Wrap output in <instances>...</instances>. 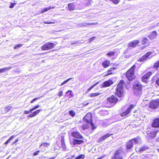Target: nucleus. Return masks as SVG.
Masks as SVG:
<instances>
[{
	"instance_id": "obj_1",
	"label": "nucleus",
	"mask_w": 159,
	"mask_h": 159,
	"mask_svg": "<svg viewBox=\"0 0 159 159\" xmlns=\"http://www.w3.org/2000/svg\"><path fill=\"white\" fill-rule=\"evenodd\" d=\"M125 84V81L123 80H121L117 85L116 89V92L115 95L119 97H121L123 93V85Z\"/></svg>"
},
{
	"instance_id": "obj_2",
	"label": "nucleus",
	"mask_w": 159,
	"mask_h": 159,
	"mask_svg": "<svg viewBox=\"0 0 159 159\" xmlns=\"http://www.w3.org/2000/svg\"><path fill=\"white\" fill-rule=\"evenodd\" d=\"M135 67V65H134L126 73V76L128 80L130 81L133 80L135 77L134 70Z\"/></svg>"
},
{
	"instance_id": "obj_3",
	"label": "nucleus",
	"mask_w": 159,
	"mask_h": 159,
	"mask_svg": "<svg viewBox=\"0 0 159 159\" xmlns=\"http://www.w3.org/2000/svg\"><path fill=\"white\" fill-rule=\"evenodd\" d=\"M134 92L136 95L139 94L142 89V86L139 83L137 82L134 83L133 85Z\"/></svg>"
},
{
	"instance_id": "obj_4",
	"label": "nucleus",
	"mask_w": 159,
	"mask_h": 159,
	"mask_svg": "<svg viewBox=\"0 0 159 159\" xmlns=\"http://www.w3.org/2000/svg\"><path fill=\"white\" fill-rule=\"evenodd\" d=\"M140 138L137 137L128 141L126 144V147L127 149H131L133 146L134 143L136 144L140 140Z\"/></svg>"
},
{
	"instance_id": "obj_5",
	"label": "nucleus",
	"mask_w": 159,
	"mask_h": 159,
	"mask_svg": "<svg viewBox=\"0 0 159 159\" xmlns=\"http://www.w3.org/2000/svg\"><path fill=\"white\" fill-rule=\"evenodd\" d=\"M84 121L87 123L88 124H90L91 126L92 127L93 129V126H94L92 122V118L91 113L90 112L88 113L86 116L84 118Z\"/></svg>"
},
{
	"instance_id": "obj_6",
	"label": "nucleus",
	"mask_w": 159,
	"mask_h": 159,
	"mask_svg": "<svg viewBox=\"0 0 159 159\" xmlns=\"http://www.w3.org/2000/svg\"><path fill=\"white\" fill-rule=\"evenodd\" d=\"M123 151L120 149L116 151L111 159H123Z\"/></svg>"
},
{
	"instance_id": "obj_7",
	"label": "nucleus",
	"mask_w": 159,
	"mask_h": 159,
	"mask_svg": "<svg viewBox=\"0 0 159 159\" xmlns=\"http://www.w3.org/2000/svg\"><path fill=\"white\" fill-rule=\"evenodd\" d=\"M54 47L55 45L53 43L47 42L42 47V49L43 50H47L53 48Z\"/></svg>"
},
{
	"instance_id": "obj_8",
	"label": "nucleus",
	"mask_w": 159,
	"mask_h": 159,
	"mask_svg": "<svg viewBox=\"0 0 159 159\" xmlns=\"http://www.w3.org/2000/svg\"><path fill=\"white\" fill-rule=\"evenodd\" d=\"M149 107L152 109L158 108L159 107V101L156 100L151 101L149 104Z\"/></svg>"
},
{
	"instance_id": "obj_9",
	"label": "nucleus",
	"mask_w": 159,
	"mask_h": 159,
	"mask_svg": "<svg viewBox=\"0 0 159 159\" xmlns=\"http://www.w3.org/2000/svg\"><path fill=\"white\" fill-rule=\"evenodd\" d=\"M152 52H148L144 56H143L141 58L139 59L138 60L140 62L145 61L148 59L149 58H150L152 56Z\"/></svg>"
},
{
	"instance_id": "obj_10",
	"label": "nucleus",
	"mask_w": 159,
	"mask_h": 159,
	"mask_svg": "<svg viewBox=\"0 0 159 159\" xmlns=\"http://www.w3.org/2000/svg\"><path fill=\"white\" fill-rule=\"evenodd\" d=\"M108 101L113 105H115L118 101V99L113 96L107 98Z\"/></svg>"
},
{
	"instance_id": "obj_11",
	"label": "nucleus",
	"mask_w": 159,
	"mask_h": 159,
	"mask_svg": "<svg viewBox=\"0 0 159 159\" xmlns=\"http://www.w3.org/2000/svg\"><path fill=\"white\" fill-rule=\"evenodd\" d=\"M71 136L77 139H82V136L77 131H74L71 133Z\"/></svg>"
},
{
	"instance_id": "obj_12",
	"label": "nucleus",
	"mask_w": 159,
	"mask_h": 159,
	"mask_svg": "<svg viewBox=\"0 0 159 159\" xmlns=\"http://www.w3.org/2000/svg\"><path fill=\"white\" fill-rule=\"evenodd\" d=\"M134 107V105H131L125 111L123 112L121 114V116H127V114L130 113L131 110L133 109Z\"/></svg>"
},
{
	"instance_id": "obj_13",
	"label": "nucleus",
	"mask_w": 159,
	"mask_h": 159,
	"mask_svg": "<svg viewBox=\"0 0 159 159\" xmlns=\"http://www.w3.org/2000/svg\"><path fill=\"white\" fill-rule=\"evenodd\" d=\"M157 36V32L156 31H154L148 35V37L151 40H152L156 38Z\"/></svg>"
},
{
	"instance_id": "obj_14",
	"label": "nucleus",
	"mask_w": 159,
	"mask_h": 159,
	"mask_svg": "<svg viewBox=\"0 0 159 159\" xmlns=\"http://www.w3.org/2000/svg\"><path fill=\"white\" fill-rule=\"evenodd\" d=\"M139 42V40H134L129 43L128 44L129 48H133L135 47L137 45Z\"/></svg>"
},
{
	"instance_id": "obj_15",
	"label": "nucleus",
	"mask_w": 159,
	"mask_h": 159,
	"mask_svg": "<svg viewBox=\"0 0 159 159\" xmlns=\"http://www.w3.org/2000/svg\"><path fill=\"white\" fill-rule=\"evenodd\" d=\"M152 126L153 127H159V118H157L154 120L152 124Z\"/></svg>"
},
{
	"instance_id": "obj_16",
	"label": "nucleus",
	"mask_w": 159,
	"mask_h": 159,
	"mask_svg": "<svg viewBox=\"0 0 159 159\" xmlns=\"http://www.w3.org/2000/svg\"><path fill=\"white\" fill-rule=\"evenodd\" d=\"M112 134H110L109 133H107V134L102 136L100 137L97 141L98 142L100 143L102 142V140L106 139L108 137L112 135Z\"/></svg>"
},
{
	"instance_id": "obj_17",
	"label": "nucleus",
	"mask_w": 159,
	"mask_h": 159,
	"mask_svg": "<svg viewBox=\"0 0 159 159\" xmlns=\"http://www.w3.org/2000/svg\"><path fill=\"white\" fill-rule=\"evenodd\" d=\"M42 109H39L37 110L34 111L32 113L30 114L28 116L30 117H33L34 116H36L37 115H38L40 111H42Z\"/></svg>"
},
{
	"instance_id": "obj_18",
	"label": "nucleus",
	"mask_w": 159,
	"mask_h": 159,
	"mask_svg": "<svg viewBox=\"0 0 159 159\" xmlns=\"http://www.w3.org/2000/svg\"><path fill=\"white\" fill-rule=\"evenodd\" d=\"M113 84V81L111 80L106 81L103 83V86L104 87H106L110 86Z\"/></svg>"
},
{
	"instance_id": "obj_19",
	"label": "nucleus",
	"mask_w": 159,
	"mask_h": 159,
	"mask_svg": "<svg viewBox=\"0 0 159 159\" xmlns=\"http://www.w3.org/2000/svg\"><path fill=\"white\" fill-rule=\"evenodd\" d=\"M84 142L83 140L74 139L73 140V144L74 146L76 144H80Z\"/></svg>"
},
{
	"instance_id": "obj_20",
	"label": "nucleus",
	"mask_w": 159,
	"mask_h": 159,
	"mask_svg": "<svg viewBox=\"0 0 159 159\" xmlns=\"http://www.w3.org/2000/svg\"><path fill=\"white\" fill-rule=\"evenodd\" d=\"M110 63V61H109L106 60L102 63V64L104 67L106 68L109 66Z\"/></svg>"
},
{
	"instance_id": "obj_21",
	"label": "nucleus",
	"mask_w": 159,
	"mask_h": 159,
	"mask_svg": "<svg viewBox=\"0 0 159 159\" xmlns=\"http://www.w3.org/2000/svg\"><path fill=\"white\" fill-rule=\"evenodd\" d=\"M75 7V6L73 3H70L68 5V8L70 11L74 10Z\"/></svg>"
},
{
	"instance_id": "obj_22",
	"label": "nucleus",
	"mask_w": 159,
	"mask_h": 159,
	"mask_svg": "<svg viewBox=\"0 0 159 159\" xmlns=\"http://www.w3.org/2000/svg\"><path fill=\"white\" fill-rule=\"evenodd\" d=\"M11 68V67H8L0 69V73H3L9 70Z\"/></svg>"
},
{
	"instance_id": "obj_23",
	"label": "nucleus",
	"mask_w": 159,
	"mask_h": 159,
	"mask_svg": "<svg viewBox=\"0 0 159 159\" xmlns=\"http://www.w3.org/2000/svg\"><path fill=\"white\" fill-rule=\"evenodd\" d=\"M55 7H48L45 8L43 9H42L41 11V13H43L45 12H46L49 10H51L52 9L54 8Z\"/></svg>"
},
{
	"instance_id": "obj_24",
	"label": "nucleus",
	"mask_w": 159,
	"mask_h": 159,
	"mask_svg": "<svg viewBox=\"0 0 159 159\" xmlns=\"http://www.w3.org/2000/svg\"><path fill=\"white\" fill-rule=\"evenodd\" d=\"M148 149V148L147 146H144L141 147L138 150V151H140V152H142Z\"/></svg>"
},
{
	"instance_id": "obj_25",
	"label": "nucleus",
	"mask_w": 159,
	"mask_h": 159,
	"mask_svg": "<svg viewBox=\"0 0 159 159\" xmlns=\"http://www.w3.org/2000/svg\"><path fill=\"white\" fill-rule=\"evenodd\" d=\"M142 44H146L147 45H148L149 42L146 38H143V39L141 42Z\"/></svg>"
},
{
	"instance_id": "obj_26",
	"label": "nucleus",
	"mask_w": 159,
	"mask_h": 159,
	"mask_svg": "<svg viewBox=\"0 0 159 159\" xmlns=\"http://www.w3.org/2000/svg\"><path fill=\"white\" fill-rule=\"evenodd\" d=\"M158 132V130H156L152 132V133L151 134V137L152 138H154L156 137V134Z\"/></svg>"
},
{
	"instance_id": "obj_27",
	"label": "nucleus",
	"mask_w": 159,
	"mask_h": 159,
	"mask_svg": "<svg viewBox=\"0 0 159 159\" xmlns=\"http://www.w3.org/2000/svg\"><path fill=\"white\" fill-rule=\"evenodd\" d=\"M61 143L62 147L63 148V149L65 150L66 149V146L65 144L64 139V138L61 137Z\"/></svg>"
},
{
	"instance_id": "obj_28",
	"label": "nucleus",
	"mask_w": 159,
	"mask_h": 159,
	"mask_svg": "<svg viewBox=\"0 0 159 159\" xmlns=\"http://www.w3.org/2000/svg\"><path fill=\"white\" fill-rule=\"evenodd\" d=\"M115 54V52H113L110 51L108 52L106 54V55L109 57H111L112 56H113Z\"/></svg>"
},
{
	"instance_id": "obj_29",
	"label": "nucleus",
	"mask_w": 159,
	"mask_h": 159,
	"mask_svg": "<svg viewBox=\"0 0 159 159\" xmlns=\"http://www.w3.org/2000/svg\"><path fill=\"white\" fill-rule=\"evenodd\" d=\"M85 157V156L83 154H81L79 156L76 157H75L76 159H83Z\"/></svg>"
},
{
	"instance_id": "obj_30",
	"label": "nucleus",
	"mask_w": 159,
	"mask_h": 159,
	"mask_svg": "<svg viewBox=\"0 0 159 159\" xmlns=\"http://www.w3.org/2000/svg\"><path fill=\"white\" fill-rule=\"evenodd\" d=\"M99 93H94L90 94V96L91 97H94L99 95L100 94Z\"/></svg>"
},
{
	"instance_id": "obj_31",
	"label": "nucleus",
	"mask_w": 159,
	"mask_h": 159,
	"mask_svg": "<svg viewBox=\"0 0 159 159\" xmlns=\"http://www.w3.org/2000/svg\"><path fill=\"white\" fill-rule=\"evenodd\" d=\"M11 107H10L9 106L6 107L5 108V112L7 113V112L9 111L10 110L11 108Z\"/></svg>"
},
{
	"instance_id": "obj_32",
	"label": "nucleus",
	"mask_w": 159,
	"mask_h": 159,
	"mask_svg": "<svg viewBox=\"0 0 159 159\" xmlns=\"http://www.w3.org/2000/svg\"><path fill=\"white\" fill-rule=\"evenodd\" d=\"M116 68L115 67H114L112 68H111L109 70L107 71V73L108 75H110L112 74L111 71L112 70H115L116 69Z\"/></svg>"
},
{
	"instance_id": "obj_33",
	"label": "nucleus",
	"mask_w": 159,
	"mask_h": 159,
	"mask_svg": "<svg viewBox=\"0 0 159 159\" xmlns=\"http://www.w3.org/2000/svg\"><path fill=\"white\" fill-rule=\"evenodd\" d=\"M40 107V106L39 105H38L36 106H35L33 108L30 110V111L32 112V111L37 109L39 107Z\"/></svg>"
},
{
	"instance_id": "obj_34",
	"label": "nucleus",
	"mask_w": 159,
	"mask_h": 159,
	"mask_svg": "<svg viewBox=\"0 0 159 159\" xmlns=\"http://www.w3.org/2000/svg\"><path fill=\"white\" fill-rule=\"evenodd\" d=\"M69 114L72 117H74L75 115V113L73 111H69Z\"/></svg>"
},
{
	"instance_id": "obj_35",
	"label": "nucleus",
	"mask_w": 159,
	"mask_h": 159,
	"mask_svg": "<svg viewBox=\"0 0 159 159\" xmlns=\"http://www.w3.org/2000/svg\"><path fill=\"white\" fill-rule=\"evenodd\" d=\"M14 137V136H12L7 140L5 143H4L5 144H8L10 141V140L12 139Z\"/></svg>"
},
{
	"instance_id": "obj_36",
	"label": "nucleus",
	"mask_w": 159,
	"mask_h": 159,
	"mask_svg": "<svg viewBox=\"0 0 159 159\" xmlns=\"http://www.w3.org/2000/svg\"><path fill=\"white\" fill-rule=\"evenodd\" d=\"M159 66V61H158L155 63L154 65V68H158Z\"/></svg>"
},
{
	"instance_id": "obj_37",
	"label": "nucleus",
	"mask_w": 159,
	"mask_h": 159,
	"mask_svg": "<svg viewBox=\"0 0 159 159\" xmlns=\"http://www.w3.org/2000/svg\"><path fill=\"white\" fill-rule=\"evenodd\" d=\"M110 1L113 2L114 3L116 4H117L120 2V0H110Z\"/></svg>"
},
{
	"instance_id": "obj_38",
	"label": "nucleus",
	"mask_w": 159,
	"mask_h": 159,
	"mask_svg": "<svg viewBox=\"0 0 159 159\" xmlns=\"http://www.w3.org/2000/svg\"><path fill=\"white\" fill-rule=\"evenodd\" d=\"M72 78H70L68 79L67 80L64 81L63 82H62L61 84V86H62L65 84H66V83H67L68 81H69Z\"/></svg>"
},
{
	"instance_id": "obj_39",
	"label": "nucleus",
	"mask_w": 159,
	"mask_h": 159,
	"mask_svg": "<svg viewBox=\"0 0 159 159\" xmlns=\"http://www.w3.org/2000/svg\"><path fill=\"white\" fill-rule=\"evenodd\" d=\"M80 43V41H75V42H71V45H73L74 44H78V43Z\"/></svg>"
},
{
	"instance_id": "obj_40",
	"label": "nucleus",
	"mask_w": 159,
	"mask_h": 159,
	"mask_svg": "<svg viewBox=\"0 0 159 159\" xmlns=\"http://www.w3.org/2000/svg\"><path fill=\"white\" fill-rule=\"evenodd\" d=\"M43 23H44L45 24H55L56 23L55 22L53 21V22H48V21H44Z\"/></svg>"
},
{
	"instance_id": "obj_41",
	"label": "nucleus",
	"mask_w": 159,
	"mask_h": 159,
	"mask_svg": "<svg viewBox=\"0 0 159 159\" xmlns=\"http://www.w3.org/2000/svg\"><path fill=\"white\" fill-rule=\"evenodd\" d=\"M63 93V91L62 90H61L58 93V96H59L60 97H61L62 95V93Z\"/></svg>"
},
{
	"instance_id": "obj_42",
	"label": "nucleus",
	"mask_w": 159,
	"mask_h": 159,
	"mask_svg": "<svg viewBox=\"0 0 159 159\" xmlns=\"http://www.w3.org/2000/svg\"><path fill=\"white\" fill-rule=\"evenodd\" d=\"M93 24H94L93 23L88 22V23H84V26H86L87 25H93Z\"/></svg>"
},
{
	"instance_id": "obj_43",
	"label": "nucleus",
	"mask_w": 159,
	"mask_h": 159,
	"mask_svg": "<svg viewBox=\"0 0 159 159\" xmlns=\"http://www.w3.org/2000/svg\"><path fill=\"white\" fill-rule=\"evenodd\" d=\"M22 45H23L22 44H18V45H16V46H15L14 47V49H16L17 48H19L21 47V46H22Z\"/></svg>"
},
{
	"instance_id": "obj_44",
	"label": "nucleus",
	"mask_w": 159,
	"mask_h": 159,
	"mask_svg": "<svg viewBox=\"0 0 159 159\" xmlns=\"http://www.w3.org/2000/svg\"><path fill=\"white\" fill-rule=\"evenodd\" d=\"M95 38H96V37H92V38H91L90 39H88V41H89V42H91L92 41L94 40L95 39Z\"/></svg>"
},
{
	"instance_id": "obj_45",
	"label": "nucleus",
	"mask_w": 159,
	"mask_h": 159,
	"mask_svg": "<svg viewBox=\"0 0 159 159\" xmlns=\"http://www.w3.org/2000/svg\"><path fill=\"white\" fill-rule=\"evenodd\" d=\"M16 4V3H11V4L9 6V7L11 8H12Z\"/></svg>"
},
{
	"instance_id": "obj_46",
	"label": "nucleus",
	"mask_w": 159,
	"mask_h": 159,
	"mask_svg": "<svg viewBox=\"0 0 159 159\" xmlns=\"http://www.w3.org/2000/svg\"><path fill=\"white\" fill-rule=\"evenodd\" d=\"M46 145H49V144L48 143H46V142H45V143H43V144H42L40 145V147H41V146H42L43 145V146H46Z\"/></svg>"
},
{
	"instance_id": "obj_47",
	"label": "nucleus",
	"mask_w": 159,
	"mask_h": 159,
	"mask_svg": "<svg viewBox=\"0 0 159 159\" xmlns=\"http://www.w3.org/2000/svg\"><path fill=\"white\" fill-rule=\"evenodd\" d=\"M98 82H97L95 84L92 85L91 87V88H92V89L96 85H97V84H98Z\"/></svg>"
},
{
	"instance_id": "obj_48",
	"label": "nucleus",
	"mask_w": 159,
	"mask_h": 159,
	"mask_svg": "<svg viewBox=\"0 0 159 159\" xmlns=\"http://www.w3.org/2000/svg\"><path fill=\"white\" fill-rule=\"evenodd\" d=\"M39 98H34L30 102L31 103H33L35 101L37 100Z\"/></svg>"
},
{
	"instance_id": "obj_49",
	"label": "nucleus",
	"mask_w": 159,
	"mask_h": 159,
	"mask_svg": "<svg viewBox=\"0 0 159 159\" xmlns=\"http://www.w3.org/2000/svg\"><path fill=\"white\" fill-rule=\"evenodd\" d=\"M39 152H40V151L39 150H38V151H37L36 152H34L33 153L34 155L36 156V155H37Z\"/></svg>"
},
{
	"instance_id": "obj_50",
	"label": "nucleus",
	"mask_w": 159,
	"mask_h": 159,
	"mask_svg": "<svg viewBox=\"0 0 159 159\" xmlns=\"http://www.w3.org/2000/svg\"><path fill=\"white\" fill-rule=\"evenodd\" d=\"M142 80L143 81L145 82H147V79L146 78H144L143 77H142Z\"/></svg>"
},
{
	"instance_id": "obj_51",
	"label": "nucleus",
	"mask_w": 159,
	"mask_h": 159,
	"mask_svg": "<svg viewBox=\"0 0 159 159\" xmlns=\"http://www.w3.org/2000/svg\"><path fill=\"white\" fill-rule=\"evenodd\" d=\"M149 77L152 75V72H149L147 74H146Z\"/></svg>"
},
{
	"instance_id": "obj_52",
	"label": "nucleus",
	"mask_w": 159,
	"mask_h": 159,
	"mask_svg": "<svg viewBox=\"0 0 159 159\" xmlns=\"http://www.w3.org/2000/svg\"><path fill=\"white\" fill-rule=\"evenodd\" d=\"M71 91L70 90H68L67 92H66V94H67L68 93H69L70 95L71 94ZM65 96H66V94Z\"/></svg>"
},
{
	"instance_id": "obj_53",
	"label": "nucleus",
	"mask_w": 159,
	"mask_h": 159,
	"mask_svg": "<svg viewBox=\"0 0 159 159\" xmlns=\"http://www.w3.org/2000/svg\"><path fill=\"white\" fill-rule=\"evenodd\" d=\"M156 83L159 86V77L156 80Z\"/></svg>"
},
{
	"instance_id": "obj_54",
	"label": "nucleus",
	"mask_w": 159,
	"mask_h": 159,
	"mask_svg": "<svg viewBox=\"0 0 159 159\" xmlns=\"http://www.w3.org/2000/svg\"><path fill=\"white\" fill-rule=\"evenodd\" d=\"M143 77L144 78H146V79H147L148 80V79L149 78V77H148L147 74L145 75H144Z\"/></svg>"
},
{
	"instance_id": "obj_55",
	"label": "nucleus",
	"mask_w": 159,
	"mask_h": 159,
	"mask_svg": "<svg viewBox=\"0 0 159 159\" xmlns=\"http://www.w3.org/2000/svg\"><path fill=\"white\" fill-rule=\"evenodd\" d=\"M30 112V111H24V113L25 114H29Z\"/></svg>"
},
{
	"instance_id": "obj_56",
	"label": "nucleus",
	"mask_w": 159,
	"mask_h": 159,
	"mask_svg": "<svg viewBox=\"0 0 159 159\" xmlns=\"http://www.w3.org/2000/svg\"><path fill=\"white\" fill-rule=\"evenodd\" d=\"M139 148H135L136 151L137 152H140V151H139L138 150L139 149Z\"/></svg>"
},
{
	"instance_id": "obj_57",
	"label": "nucleus",
	"mask_w": 159,
	"mask_h": 159,
	"mask_svg": "<svg viewBox=\"0 0 159 159\" xmlns=\"http://www.w3.org/2000/svg\"><path fill=\"white\" fill-rule=\"evenodd\" d=\"M156 139L157 141L159 142V137L157 138Z\"/></svg>"
},
{
	"instance_id": "obj_58",
	"label": "nucleus",
	"mask_w": 159,
	"mask_h": 159,
	"mask_svg": "<svg viewBox=\"0 0 159 159\" xmlns=\"http://www.w3.org/2000/svg\"><path fill=\"white\" fill-rule=\"evenodd\" d=\"M92 89V88H91V87H90L89 88V89H88V90H91V89Z\"/></svg>"
},
{
	"instance_id": "obj_59",
	"label": "nucleus",
	"mask_w": 159,
	"mask_h": 159,
	"mask_svg": "<svg viewBox=\"0 0 159 159\" xmlns=\"http://www.w3.org/2000/svg\"><path fill=\"white\" fill-rule=\"evenodd\" d=\"M103 157H100L98 158L97 159H102V158H103Z\"/></svg>"
},
{
	"instance_id": "obj_60",
	"label": "nucleus",
	"mask_w": 159,
	"mask_h": 159,
	"mask_svg": "<svg viewBox=\"0 0 159 159\" xmlns=\"http://www.w3.org/2000/svg\"><path fill=\"white\" fill-rule=\"evenodd\" d=\"M17 140H16V141L14 143H16V142H17Z\"/></svg>"
},
{
	"instance_id": "obj_61",
	"label": "nucleus",
	"mask_w": 159,
	"mask_h": 159,
	"mask_svg": "<svg viewBox=\"0 0 159 159\" xmlns=\"http://www.w3.org/2000/svg\"><path fill=\"white\" fill-rule=\"evenodd\" d=\"M52 89H50V90H52Z\"/></svg>"
}]
</instances>
